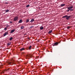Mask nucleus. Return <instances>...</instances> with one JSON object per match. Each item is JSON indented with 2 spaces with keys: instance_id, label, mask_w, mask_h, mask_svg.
<instances>
[{
  "instance_id": "f03ea898",
  "label": "nucleus",
  "mask_w": 75,
  "mask_h": 75,
  "mask_svg": "<svg viewBox=\"0 0 75 75\" xmlns=\"http://www.w3.org/2000/svg\"><path fill=\"white\" fill-rule=\"evenodd\" d=\"M18 18L17 16L15 17L13 19V20L14 21H16L18 20Z\"/></svg>"
},
{
  "instance_id": "b1692460",
  "label": "nucleus",
  "mask_w": 75,
  "mask_h": 75,
  "mask_svg": "<svg viewBox=\"0 0 75 75\" xmlns=\"http://www.w3.org/2000/svg\"><path fill=\"white\" fill-rule=\"evenodd\" d=\"M30 6V5H28L26 6V7H28Z\"/></svg>"
},
{
  "instance_id": "9d476101",
  "label": "nucleus",
  "mask_w": 75,
  "mask_h": 75,
  "mask_svg": "<svg viewBox=\"0 0 75 75\" xmlns=\"http://www.w3.org/2000/svg\"><path fill=\"white\" fill-rule=\"evenodd\" d=\"M24 27L23 26H22L21 27V28L22 30H23V29H24Z\"/></svg>"
},
{
  "instance_id": "393cba45",
  "label": "nucleus",
  "mask_w": 75,
  "mask_h": 75,
  "mask_svg": "<svg viewBox=\"0 0 75 75\" xmlns=\"http://www.w3.org/2000/svg\"><path fill=\"white\" fill-rule=\"evenodd\" d=\"M70 28V26H68L67 27V29H69Z\"/></svg>"
},
{
  "instance_id": "1a4fd4ad",
  "label": "nucleus",
  "mask_w": 75,
  "mask_h": 75,
  "mask_svg": "<svg viewBox=\"0 0 75 75\" xmlns=\"http://www.w3.org/2000/svg\"><path fill=\"white\" fill-rule=\"evenodd\" d=\"M33 21H34V19L33 18L31 19L30 21V23H33Z\"/></svg>"
},
{
  "instance_id": "473e14b6",
  "label": "nucleus",
  "mask_w": 75,
  "mask_h": 75,
  "mask_svg": "<svg viewBox=\"0 0 75 75\" xmlns=\"http://www.w3.org/2000/svg\"><path fill=\"white\" fill-rule=\"evenodd\" d=\"M0 48H1V47H0Z\"/></svg>"
},
{
  "instance_id": "412c9836",
  "label": "nucleus",
  "mask_w": 75,
  "mask_h": 75,
  "mask_svg": "<svg viewBox=\"0 0 75 75\" xmlns=\"http://www.w3.org/2000/svg\"><path fill=\"white\" fill-rule=\"evenodd\" d=\"M29 20H30L27 19L26 21V23H28V22H29Z\"/></svg>"
},
{
  "instance_id": "a878e982",
  "label": "nucleus",
  "mask_w": 75,
  "mask_h": 75,
  "mask_svg": "<svg viewBox=\"0 0 75 75\" xmlns=\"http://www.w3.org/2000/svg\"><path fill=\"white\" fill-rule=\"evenodd\" d=\"M0 68H3V65H1V66L0 67Z\"/></svg>"
},
{
  "instance_id": "20e7f679",
  "label": "nucleus",
  "mask_w": 75,
  "mask_h": 75,
  "mask_svg": "<svg viewBox=\"0 0 75 75\" xmlns=\"http://www.w3.org/2000/svg\"><path fill=\"white\" fill-rule=\"evenodd\" d=\"M71 17V16H68L67 15V16L66 17V19L67 20H68L69 19V18Z\"/></svg>"
},
{
  "instance_id": "bb28decb",
  "label": "nucleus",
  "mask_w": 75,
  "mask_h": 75,
  "mask_svg": "<svg viewBox=\"0 0 75 75\" xmlns=\"http://www.w3.org/2000/svg\"><path fill=\"white\" fill-rule=\"evenodd\" d=\"M33 27H34L33 26H31V27H30V28H33Z\"/></svg>"
},
{
  "instance_id": "c756f323",
  "label": "nucleus",
  "mask_w": 75,
  "mask_h": 75,
  "mask_svg": "<svg viewBox=\"0 0 75 75\" xmlns=\"http://www.w3.org/2000/svg\"><path fill=\"white\" fill-rule=\"evenodd\" d=\"M2 73H4V71H3L2 72Z\"/></svg>"
},
{
  "instance_id": "2eb2a0df",
  "label": "nucleus",
  "mask_w": 75,
  "mask_h": 75,
  "mask_svg": "<svg viewBox=\"0 0 75 75\" xmlns=\"http://www.w3.org/2000/svg\"><path fill=\"white\" fill-rule=\"evenodd\" d=\"M26 57L27 58H28V57H31V56L30 55H27L26 56Z\"/></svg>"
},
{
  "instance_id": "39448f33",
  "label": "nucleus",
  "mask_w": 75,
  "mask_h": 75,
  "mask_svg": "<svg viewBox=\"0 0 75 75\" xmlns=\"http://www.w3.org/2000/svg\"><path fill=\"white\" fill-rule=\"evenodd\" d=\"M73 8V6H71L68 7L67 8V9L69 10H70V9H71V8Z\"/></svg>"
},
{
  "instance_id": "dca6fc26",
  "label": "nucleus",
  "mask_w": 75,
  "mask_h": 75,
  "mask_svg": "<svg viewBox=\"0 0 75 75\" xmlns=\"http://www.w3.org/2000/svg\"><path fill=\"white\" fill-rule=\"evenodd\" d=\"M67 15H66L63 16L62 18H67Z\"/></svg>"
},
{
  "instance_id": "2f4dec72",
  "label": "nucleus",
  "mask_w": 75,
  "mask_h": 75,
  "mask_svg": "<svg viewBox=\"0 0 75 75\" xmlns=\"http://www.w3.org/2000/svg\"><path fill=\"white\" fill-rule=\"evenodd\" d=\"M28 39H29V38H28Z\"/></svg>"
},
{
  "instance_id": "ddd939ff",
  "label": "nucleus",
  "mask_w": 75,
  "mask_h": 75,
  "mask_svg": "<svg viewBox=\"0 0 75 75\" xmlns=\"http://www.w3.org/2000/svg\"><path fill=\"white\" fill-rule=\"evenodd\" d=\"M23 21H22V20L21 19L18 22L19 23H22Z\"/></svg>"
},
{
  "instance_id": "423d86ee",
  "label": "nucleus",
  "mask_w": 75,
  "mask_h": 75,
  "mask_svg": "<svg viewBox=\"0 0 75 75\" xmlns=\"http://www.w3.org/2000/svg\"><path fill=\"white\" fill-rule=\"evenodd\" d=\"M8 34V32H6L4 34V36H5L7 34Z\"/></svg>"
},
{
  "instance_id": "a211bd4d",
  "label": "nucleus",
  "mask_w": 75,
  "mask_h": 75,
  "mask_svg": "<svg viewBox=\"0 0 75 75\" xmlns=\"http://www.w3.org/2000/svg\"><path fill=\"white\" fill-rule=\"evenodd\" d=\"M11 45V42H8V43H7V45H8V46H9V45Z\"/></svg>"
},
{
  "instance_id": "5701e85b",
  "label": "nucleus",
  "mask_w": 75,
  "mask_h": 75,
  "mask_svg": "<svg viewBox=\"0 0 75 75\" xmlns=\"http://www.w3.org/2000/svg\"><path fill=\"white\" fill-rule=\"evenodd\" d=\"M13 40V37H11L10 38L9 40L11 41V40Z\"/></svg>"
},
{
  "instance_id": "6ab92c4d",
  "label": "nucleus",
  "mask_w": 75,
  "mask_h": 75,
  "mask_svg": "<svg viewBox=\"0 0 75 75\" xmlns=\"http://www.w3.org/2000/svg\"><path fill=\"white\" fill-rule=\"evenodd\" d=\"M69 10H70L71 11H73V10H74V9H68V10H67V12H69Z\"/></svg>"
},
{
  "instance_id": "cd10ccee",
  "label": "nucleus",
  "mask_w": 75,
  "mask_h": 75,
  "mask_svg": "<svg viewBox=\"0 0 75 75\" xmlns=\"http://www.w3.org/2000/svg\"><path fill=\"white\" fill-rule=\"evenodd\" d=\"M4 30H7V28H5Z\"/></svg>"
},
{
  "instance_id": "f3484780",
  "label": "nucleus",
  "mask_w": 75,
  "mask_h": 75,
  "mask_svg": "<svg viewBox=\"0 0 75 75\" xmlns=\"http://www.w3.org/2000/svg\"><path fill=\"white\" fill-rule=\"evenodd\" d=\"M10 70V68H8V69H6L5 71H9Z\"/></svg>"
},
{
  "instance_id": "aec40b11",
  "label": "nucleus",
  "mask_w": 75,
  "mask_h": 75,
  "mask_svg": "<svg viewBox=\"0 0 75 75\" xmlns=\"http://www.w3.org/2000/svg\"><path fill=\"white\" fill-rule=\"evenodd\" d=\"M6 13H7V12H8L9 11V10H6L5 11Z\"/></svg>"
},
{
  "instance_id": "6e6552de",
  "label": "nucleus",
  "mask_w": 75,
  "mask_h": 75,
  "mask_svg": "<svg viewBox=\"0 0 75 75\" xmlns=\"http://www.w3.org/2000/svg\"><path fill=\"white\" fill-rule=\"evenodd\" d=\"M65 4H62L60 5V6L61 7H63L64 6H65Z\"/></svg>"
},
{
  "instance_id": "c85d7f7f",
  "label": "nucleus",
  "mask_w": 75,
  "mask_h": 75,
  "mask_svg": "<svg viewBox=\"0 0 75 75\" xmlns=\"http://www.w3.org/2000/svg\"><path fill=\"white\" fill-rule=\"evenodd\" d=\"M10 23L11 24V23H12V21H10Z\"/></svg>"
},
{
  "instance_id": "9b49d317",
  "label": "nucleus",
  "mask_w": 75,
  "mask_h": 75,
  "mask_svg": "<svg viewBox=\"0 0 75 75\" xmlns=\"http://www.w3.org/2000/svg\"><path fill=\"white\" fill-rule=\"evenodd\" d=\"M40 29L41 30H43V29H44V27H43V26L40 27Z\"/></svg>"
},
{
  "instance_id": "0eeeda50",
  "label": "nucleus",
  "mask_w": 75,
  "mask_h": 75,
  "mask_svg": "<svg viewBox=\"0 0 75 75\" xmlns=\"http://www.w3.org/2000/svg\"><path fill=\"white\" fill-rule=\"evenodd\" d=\"M15 31V30L13 29L12 30H11L10 33H14Z\"/></svg>"
},
{
  "instance_id": "4be33fe9",
  "label": "nucleus",
  "mask_w": 75,
  "mask_h": 75,
  "mask_svg": "<svg viewBox=\"0 0 75 75\" xmlns=\"http://www.w3.org/2000/svg\"><path fill=\"white\" fill-rule=\"evenodd\" d=\"M32 46H30L29 47V50H31V48Z\"/></svg>"
},
{
  "instance_id": "7c9ffc66",
  "label": "nucleus",
  "mask_w": 75,
  "mask_h": 75,
  "mask_svg": "<svg viewBox=\"0 0 75 75\" xmlns=\"http://www.w3.org/2000/svg\"><path fill=\"white\" fill-rule=\"evenodd\" d=\"M6 4H7V3H6Z\"/></svg>"
},
{
  "instance_id": "f257e3e1",
  "label": "nucleus",
  "mask_w": 75,
  "mask_h": 75,
  "mask_svg": "<svg viewBox=\"0 0 75 75\" xmlns=\"http://www.w3.org/2000/svg\"><path fill=\"white\" fill-rule=\"evenodd\" d=\"M59 44V42H56L55 43H53L52 45L53 46H56L57 45H58Z\"/></svg>"
},
{
  "instance_id": "7ed1b4c3",
  "label": "nucleus",
  "mask_w": 75,
  "mask_h": 75,
  "mask_svg": "<svg viewBox=\"0 0 75 75\" xmlns=\"http://www.w3.org/2000/svg\"><path fill=\"white\" fill-rule=\"evenodd\" d=\"M14 64V62H8V63H7V64H8V65H12V64Z\"/></svg>"
},
{
  "instance_id": "4468645a",
  "label": "nucleus",
  "mask_w": 75,
  "mask_h": 75,
  "mask_svg": "<svg viewBox=\"0 0 75 75\" xmlns=\"http://www.w3.org/2000/svg\"><path fill=\"white\" fill-rule=\"evenodd\" d=\"M52 30H50L48 33V34H50L52 33Z\"/></svg>"
},
{
  "instance_id": "f8f14e48",
  "label": "nucleus",
  "mask_w": 75,
  "mask_h": 75,
  "mask_svg": "<svg viewBox=\"0 0 75 75\" xmlns=\"http://www.w3.org/2000/svg\"><path fill=\"white\" fill-rule=\"evenodd\" d=\"M25 50V48H23L21 49H20V51H23V50Z\"/></svg>"
}]
</instances>
